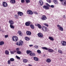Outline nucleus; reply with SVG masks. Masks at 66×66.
Instances as JSON below:
<instances>
[{"label":"nucleus","mask_w":66,"mask_h":66,"mask_svg":"<svg viewBox=\"0 0 66 66\" xmlns=\"http://www.w3.org/2000/svg\"><path fill=\"white\" fill-rule=\"evenodd\" d=\"M42 49H44L46 50H48L49 52H54V50L52 49L48 48L46 47H42Z\"/></svg>","instance_id":"f257e3e1"},{"label":"nucleus","mask_w":66,"mask_h":66,"mask_svg":"<svg viewBox=\"0 0 66 66\" xmlns=\"http://www.w3.org/2000/svg\"><path fill=\"white\" fill-rule=\"evenodd\" d=\"M23 44V42L22 41H20L19 42H18L16 43V45H18V46H22V44Z\"/></svg>","instance_id":"f03ea898"},{"label":"nucleus","mask_w":66,"mask_h":66,"mask_svg":"<svg viewBox=\"0 0 66 66\" xmlns=\"http://www.w3.org/2000/svg\"><path fill=\"white\" fill-rule=\"evenodd\" d=\"M18 38L16 36H13L12 37V40L14 42H17L18 40Z\"/></svg>","instance_id":"7ed1b4c3"},{"label":"nucleus","mask_w":66,"mask_h":66,"mask_svg":"<svg viewBox=\"0 0 66 66\" xmlns=\"http://www.w3.org/2000/svg\"><path fill=\"white\" fill-rule=\"evenodd\" d=\"M57 27L58 28V29L60 31H63V27H61V26L59 25V24H58L57 25Z\"/></svg>","instance_id":"20e7f679"},{"label":"nucleus","mask_w":66,"mask_h":66,"mask_svg":"<svg viewBox=\"0 0 66 66\" xmlns=\"http://www.w3.org/2000/svg\"><path fill=\"white\" fill-rule=\"evenodd\" d=\"M2 5L3 6V7H7L8 5L7 3L5 2H3L2 3Z\"/></svg>","instance_id":"39448f33"},{"label":"nucleus","mask_w":66,"mask_h":66,"mask_svg":"<svg viewBox=\"0 0 66 66\" xmlns=\"http://www.w3.org/2000/svg\"><path fill=\"white\" fill-rule=\"evenodd\" d=\"M42 30H43L44 32H47V28L44 26L43 27V28H42Z\"/></svg>","instance_id":"423d86ee"},{"label":"nucleus","mask_w":66,"mask_h":66,"mask_svg":"<svg viewBox=\"0 0 66 66\" xmlns=\"http://www.w3.org/2000/svg\"><path fill=\"white\" fill-rule=\"evenodd\" d=\"M41 19L42 20H45L47 19V17L45 15H43V17L41 18Z\"/></svg>","instance_id":"0eeeda50"},{"label":"nucleus","mask_w":66,"mask_h":66,"mask_svg":"<svg viewBox=\"0 0 66 66\" xmlns=\"http://www.w3.org/2000/svg\"><path fill=\"white\" fill-rule=\"evenodd\" d=\"M27 13L28 14H30V15H32L33 14V12L31 10H28L27 11Z\"/></svg>","instance_id":"6e6552de"},{"label":"nucleus","mask_w":66,"mask_h":66,"mask_svg":"<svg viewBox=\"0 0 66 66\" xmlns=\"http://www.w3.org/2000/svg\"><path fill=\"white\" fill-rule=\"evenodd\" d=\"M61 43L63 46H65L66 45V42L65 41H62L61 42Z\"/></svg>","instance_id":"1a4fd4ad"},{"label":"nucleus","mask_w":66,"mask_h":66,"mask_svg":"<svg viewBox=\"0 0 66 66\" xmlns=\"http://www.w3.org/2000/svg\"><path fill=\"white\" fill-rule=\"evenodd\" d=\"M31 22L30 21L26 22L25 23V25L26 26H29L31 24Z\"/></svg>","instance_id":"9d476101"},{"label":"nucleus","mask_w":66,"mask_h":66,"mask_svg":"<svg viewBox=\"0 0 66 66\" xmlns=\"http://www.w3.org/2000/svg\"><path fill=\"white\" fill-rule=\"evenodd\" d=\"M38 36L39 37H43V34L40 33L38 34Z\"/></svg>","instance_id":"9b49d317"},{"label":"nucleus","mask_w":66,"mask_h":66,"mask_svg":"<svg viewBox=\"0 0 66 66\" xmlns=\"http://www.w3.org/2000/svg\"><path fill=\"white\" fill-rule=\"evenodd\" d=\"M47 5V6H43L44 9H45V10H49V7Z\"/></svg>","instance_id":"f8f14e48"},{"label":"nucleus","mask_w":66,"mask_h":66,"mask_svg":"<svg viewBox=\"0 0 66 66\" xmlns=\"http://www.w3.org/2000/svg\"><path fill=\"white\" fill-rule=\"evenodd\" d=\"M39 4H40L41 6H42V5H43L44 4V2H43V1L40 0L39 1Z\"/></svg>","instance_id":"ddd939ff"},{"label":"nucleus","mask_w":66,"mask_h":66,"mask_svg":"<svg viewBox=\"0 0 66 66\" xmlns=\"http://www.w3.org/2000/svg\"><path fill=\"white\" fill-rule=\"evenodd\" d=\"M62 4L63 5L66 6V0H64L63 1V3H62Z\"/></svg>","instance_id":"4468645a"},{"label":"nucleus","mask_w":66,"mask_h":66,"mask_svg":"<svg viewBox=\"0 0 66 66\" xmlns=\"http://www.w3.org/2000/svg\"><path fill=\"white\" fill-rule=\"evenodd\" d=\"M46 5L48 6L49 7H50V6H51V7L52 8H53V7H54V5H52L50 6V5H49V4H48V3H46Z\"/></svg>","instance_id":"2eb2a0df"},{"label":"nucleus","mask_w":66,"mask_h":66,"mask_svg":"<svg viewBox=\"0 0 66 66\" xmlns=\"http://www.w3.org/2000/svg\"><path fill=\"white\" fill-rule=\"evenodd\" d=\"M9 23L10 24H14V21H13V20H10L9 21Z\"/></svg>","instance_id":"dca6fc26"},{"label":"nucleus","mask_w":66,"mask_h":66,"mask_svg":"<svg viewBox=\"0 0 66 66\" xmlns=\"http://www.w3.org/2000/svg\"><path fill=\"white\" fill-rule=\"evenodd\" d=\"M26 34L27 35H29L30 36V35H31V32L30 31H27L26 32Z\"/></svg>","instance_id":"f3484780"},{"label":"nucleus","mask_w":66,"mask_h":66,"mask_svg":"<svg viewBox=\"0 0 66 66\" xmlns=\"http://www.w3.org/2000/svg\"><path fill=\"white\" fill-rule=\"evenodd\" d=\"M18 14L19 16H22L23 15V13L21 12H19L18 13Z\"/></svg>","instance_id":"a211bd4d"},{"label":"nucleus","mask_w":66,"mask_h":66,"mask_svg":"<svg viewBox=\"0 0 66 66\" xmlns=\"http://www.w3.org/2000/svg\"><path fill=\"white\" fill-rule=\"evenodd\" d=\"M18 34H19V35H20V36H22V32H21V31H20V30H19L18 31Z\"/></svg>","instance_id":"6ab92c4d"},{"label":"nucleus","mask_w":66,"mask_h":66,"mask_svg":"<svg viewBox=\"0 0 66 66\" xmlns=\"http://www.w3.org/2000/svg\"><path fill=\"white\" fill-rule=\"evenodd\" d=\"M10 3L12 4H14L15 3V0H11L10 1Z\"/></svg>","instance_id":"aec40b11"},{"label":"nucleus","mask_w":66,"mask_h":66,"mask_svg":"<svg viewBox=\"0 0 66 66\" xmlns=\"http://www.w3.org/2000/svg\"><path fill=\"white\" fill-rule=\"evenodd\" d=\"M48 38L49 39H50L51 40H52V41L54 40V39L51 36L49 37Z\"/></svg>","instance_id":"412c9836"},{"label":"nucleus","mask_w":66,"mask_h":66,"mask_svg":"<svg viewBox=\"0 0 66 66\" xmlns=\"http://www.w3.org/2000/svg\"><path fill=\"white\" fill-rule=\"evenodd\" d=\"M34 60L36 61H38V58L36 57H34Z\"/></svg>","instance_id":"4be33fe9"},{"label":"nucleus","mask_w":66,"mask_h":66,"mask_svg":"<svg viewBox=\"0 0 66 66\" xmlns=\"http://www.w3.org/2000/svg\"><path fill=\"white\" fill-rule=\"evenodd\" d=\"M46 62H47V63H50L51 62V60L49 58L47 59Z\"/></svg>","instance_id":"5701e85b"},{"label":"nucleus","mask_w":66,"mask_h":66,"mask_svg":"<svg viewBox=\"0 0 66 66\" xmlns=\"http://www.w3.org/2000/svg\"><path fill=\"white\" fill-rule=\"evenodd\" d=\"M30 27L31 29H34V26L32 24H31L30 25Z\"/></svg>","instance_id":"b1692460"},{"label":"nucleus","mask_w":66,"mask_h":66,"mask_svg":"<svg viewBox=\"0 0 66 66\" xmlns=\"http://www.w3.org/2000/svg\"><path fill=\"white\" fill-rule=\"evenodd\" d=\"M37 26L39 29H41V28H42V26H41L40 24H37Z\"/></svg>","instance_id":"393cba45"},{"label":"nucleus","mask_w":66,"mask_h":66,"mask_svg":"<svg viewBox=\"0 0 66 66\" xmlns=\"http://www.w3.org/2000/svg\"><path fill=\"white\" fill-rule=\"evenodd\" d=\"M25 39L26 40H30V38H29L28 37H26L25 38Z\"/></svg>","instance_id":"a878e982"},{"label":"nucleus","mask_w":66,"mask_h":66,"mask_svg":"<svg viewBox=\"0 0 66 66\" xmlns=\"http://www.w3.org/2000/svg\"><path fill=\"white\" fill-rule=\"evenodd\" d=\"M53 2L55 4H57L58 3L57 2V1L56 0H54Z\"/></svg>","instance_id":"bb28decb"},{"label":"nucleus","mask_w":66,"mask_h":66,"mask_svg":"<svg viewBox=\"0 0 66 66\" xmlns=\"http://www.w3.org/2000/svg\"><path fill=\"white\" fill-rule=\"evenodd\" d=\"M9 51H5V54H6L7 55L8 54H9Z\"/></svg>","instance_id":"cd10ccee"},{"label":"nucleus","mask_w":66,"mask_h":66,"mask_svg":"<svg viewBox=\"0 0 66 66\" xmlns=\"http://www.w3.org/2000/svg\"><path fill=\"white\" fill-rule=\"evenodd\" d=\"M58 52L61 54H63V52L62 51L60 50H58Z\"/></svg>","instance_id":"c85d7f7f"},{"label":"nucleus","mask_w":66,"mask_h":66,"mask_svg":"<svg viewBox=\"0 0 66 66\" xmlns=\"http://www.w3.org/2000/svg\"><path fill=\"white\" fill-rule=\"evenodd\" d=\"M16 53L19 54H20L21 53V52L20 51H17Z\"/></svg>","instance_id":"c756f323"},{"label":"nucleus","mask_w":66,"mask_h":66,"mask_svg":"<svg viewBox=\"0 0 66 66\" xmlns=\"http://www.w3.org/2000/svg\"><path fill=\"white\" fill-rule=\"evenodd\" d=\"M23 62L24 63H27V59H24L23 60Z\"/></svg>","instance_id":"7c9ffc66"},{"label":"nucleus","mask_w":66,"mask_h":66,"mask_svg":"<svg viewBox=\"0 0 66 66\" xmlns=\"http://www.w3.org/2000/svg\"><path fill=\"white\" fill-rule=\"evenodd\" d=\"M10 27L11 29H14V26L12 25V24H10Z\"/></svg>","instance_id":"2f4dec72"},{"label":"nucleus","mask_w":66,"mask_h":66,"mask_svg":"<svg viewBox=\"0 0 66 66\" xmlns=\"http://www.w3.org/2000/svg\"><path fill=\"white\" fill-rule=\"evenodd\" d=\"M4 44V42L1 41L0 42V45H3Z\"/></svg>","instance_id":"473e14b6"},{"label":"nucleus","mask_w":66,"mask_h":66,"mask_svg":"<svg viewBox=\"0 0 66 66\" xmlns=\"http://www.w3.org/2000/svg\"><path fill=\"white\" fill-rule=\"evenodd\" d=\"M37 52L39 54H40L41 53V51L40 50H38L37 51Z\"/></svg>","instance_id":"72a5a7b5"},{"label":"nucleus","mask_w":66,"mask_h":66,"mask_svg":"<svg viewBox=\"0 0 66 66\" xmlns=\"http://www.w3.org/2000/svg\"><path fill=\"white\" fill-rule=\"evenodd\" d=\"M10 60L11 61V62H13V61H15V60H14L13 58H11L10 59Z\"/></svg>","instance_id":"f704fd0d"},{"label":"nucleus","mask_w":66,"mask_h":66,"mask_svg":"<svg viewBox=\"0 0 66 66\" xmlns=\"http://www.w3.org/2000/svg\"><path fill=\"white\" fill-rule=\"evenodd\" d=\"M43 24L44 25H45V26H46L47 27H49V26L48 25V24H47V23H44Z\"/></svg>","instance_id":"c9c22d12"},{"label":"nucleus","mask_w":66,"mask_h":66,"mask_svg":"<svg viewBox=\"0 0 66 66\" xmlns=\"http://www.w3.org/2000/svg\"><path fill=\"white\" fill-rule=\"evenodd\" d=\"M31 51L29 50H28L27 51V54H29V53H31Z\"/></svg>","instance_id":"e433bc0d"},{"label":"nucleus","mask_w":66,"mask_h":66,"mask_svg":"<svg viewBox=\"0 0 66 66\" xmlns=\"http://www.w3.org/2000/svg\"><path fill=\"white\" fill-rule=\"evenodd\" d=\"M15 57L17 59H18V60H20V57L17 56H16Z\"/></svg>","instance_id":"4c0bfd02"},{"label":"nucleus","mask_w":66,"mask_h":66,"mask_svg":"<svg viewBox=\"0 0 66 66\" xmlns=\"http://www.w3.org/2000/svg\"><path fill=\"white\" fill-rule=\"evenodd\" d=\"M30 55L34 56L35 55V54L34 53H31L30 54Z\"/></svg>","instance_id":"58836bf2"},{"label":"nucleus","mask_w":66,"mask_h":66,"mask_svg":"<svg viewBox=\"0 0 66 66\" xmlns=\"http://www.w3.org/2000/svg\"><path fill=\"white\" fill-rule=\"evenodd\" d=\"M25 1L27 4H28V3H29L30 2V0H25Z\"/></svg>","instance_id":"ea45409f"},{"label":"nucleus","mask_w":66,"mask_h":66,"mask_svg":"<svg viewBox=\"0 0 66 66\" xmlns=\"http://www.w3.org/2000/svg\"><path fill=\"white\" fill-rule=\"evenodd\" d=\"M34 47L35 48H36V49H37L38 48V46L36 45L34 46Z\"/></svg>","instance_id":"a19ab883"},{"label":"nucleus","mask_w":66,"mask_h":66,"mask_svg":"<svg viewBox=\"0 0 66 66\" xmlns=\"http://www.w3.org/2000/svg\"><path fill=\"white\" fill-rule=\"evenodd\" d=\"M48 2V3H51V0H46Z\"/></svg>","instance_id":"79ce46f5"},{"label":"nucleus","mask_w":66,"mask_h":66,"mask_svg":"<svg viewBox=\"0 0 66 66\" xmlns=\"http://www.w3.org/2000/svg\"><path fill=\"white\" fill-rule=\"evenodd\" d=\"M7 63L8 64H11V61L8 60L7 61Z\"/></svg>","instance_id":"37998d69"},{"label":"nucleus","mask_w":66,"mask_h":66,"mask_svg":"<svg viewBox=\"0 0 66 66\" xmlns=\"http://www.w3.org/2000/svg\"><path fill=\"white\" fill-rule=\"evenodd\" d=\"M10 53H11L12 54H14V51H11Z\"/></svg>","instance_id":"c03bdc74"},{"label":"nucleus","mask_w":66,"mask_h":66,"mask_svg":"<svg viewBox=\"0 0 66 66\" xmlns=\"http://www.w3.org/2000/svg\"><path fill=\"white\" fill-rule=\"evenodd\" d=\"M16 51H19V48H17L16 49Z\"/></svg>","instance_id":"a18cd8bd"},{"label":"nucleus","mask_w":66,"mask_h":66,"mask_svg":"<svg viewBox=\"0 0 66 66\" xmlns=\"http://www.w3.org/2000/svg\"><path fill=\"white\" fill-rule=\"evenodd\" d=\"M21 2L22 3H24V0H21Z\"/></svg>","instance_id":"49530a36"},{"label":"nucleus","mask_w":66,"mask_h":66,"mask_svg":"<svg viewBox=\"0 0 66 66\" xmlns=\"http://www.w3.org/2000/svg\"><path fill=\"white\" fill-rule=\"evenodd\" d=\"M63 17L64 19H65V18H66V16H65V15H63Z\"/></svg>","instance_id":"de8ad7c7"},{"label":"nucleus","mask_w":66,"mask_h":66,"mask_svg":"<svg viewBox=\"0 0 66 66\" xmlns=\"http://www.w3.org/2000/svg\"><path fill=\"white\" fill-rule=\"evenodd\" d=\"M5 38H7V37H8V35H6L5 36Z\"/></svg>","instance_id":"09e8293b"},{"label":"nucleus","mask_w":66,"mask_h":66,"mask_svg":"<svg viewBox=\"0 0 66 66\" xmlns=\"http://www.w3.org/2000/svg\"><path fill=\"white\" fill-rule=\"evenodd\" d=\"M35 14H38V13H37V12H35Z\"/></svg>","instance_id":"8fccbe9b"},{"label":"nucleus","mask_w":66,"mask_h":66,"mask_svg":"<svg viewBox=\"0 0 66 66\" xmlns=\"http://www.w3.org/2000/svg\"><path fill=\"white\" fill-rule=\"evenodd\" d=\"M29 46H30V47H32V46H33V45H29Z\"/></svg>","instance_id":"3c124183"},{"label":"nucleus","mask_w":66,"mask_h":66,"mask_svg":"<svg viewBox=\"0 0 66 66\" xmlns=\"http://www.w3.org/2000/svg\"><path fill=\"white\" fill-rule=\"evenodd\" d=\"M28 66H32V65L31 64H29L28 65Z\"/></svg>","instance_id":"603ef678"},{"label":"nucleus","mask_w":66,"mask_h":66,"mask_svg":"<svg viewBox=\"0 0 66 66\" xmlns=\"http://www.w3.org/2000/svg\"><path fill=\"white\" fill-rule=\"evenodd\" d=\"M60 1H61V2H63V1H64V0H59Z\"/></svg>","instance_id":"864d4df0"},{"label":"nucleus","mask_w":66,"mask_h":66,"mask_svg":"<svg viewBox=\"0 0 66 66\" xmlns=\"http://www.w3.org/2000/svg\"><path fill=\"white\" fill-rule=\"evenodd\" d=\"M14 53H15V52H16V51H13Z\"/></svg>","instance_id":"5fc2aeb1"},{"label":"nucleus","mask_w":66,"mask_h":66,"mask_svg":"<svg viewBox=\"0 0 66 66\" xmlns=\"http://www.w3.org/2000/svg\"><path fill=\"white\" fill-rule=\"evenodd\" d=\"M17 16V15H16V16Z\"/></svg>","instance_id":"6e6d98bb"}]
</instances>
